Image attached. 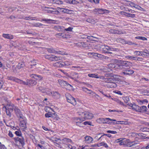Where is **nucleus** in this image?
<instances>
[{
    "mask_svg": "<svg viewBox=\"0 0 149 149\" xmlns=\"http://www.w3.org/2000/svg\"><path fill=\"white\" fill-rule=\"evenodd\" d=\"M88 54H91L93 56H97L98 57H102L103 56L100 54L95 53H89Z\"/></svg>",
    "mask_w": 149,
    "mask_h": 149,
    "instance_id": "35",
    "label": "nucleus"
},
{
    "mask_svg": "<svg viewBox=\"0 0 149 149\" xmlns=\"http://www.w3.org/2000/svg\"><path fill=\"white\" fill-rule=\"evenodd\" d=\"M25 66V64L24 63L21 62L19 63L17 65V68L20 69L22 68H23Z\"/></svg>",
    "mask_w": 149,
    "mask_h": 149,
    "instance_id": "36",
    "label": "nucleus"
},
{
    "mask_svg": "<svg viewBox=\"0 0 149 149\" xmlns=\"http://www.w3.org/2000/svg\"><path fill=\"white\" fill-rule=\"evenodd\" d=\"M73 29L72 27H69L68 28L65 29L64 28V30H65L66 31H71L72 30V29Z\"/></svg>",
    "mask_w": 149,
    "mask_h": 149,
    "instance_id": "54",
    "label": "nucleus"
},
{
    "mask_svg": "<svg viewBox=\"0 0 149 149\" xmlns=\"http://www.w3.org/2000/svg\"><path fill=\"white\" fill-rule=\"evenodd\" d=\"M62 11H61V12L64 13H67L69 14H72L73 12V11L69 10L67 8H63V9H61Z\"/></svg>",
    "mask_w": 149,
    "mask_h": 149,
    "instance_id": "13",
    "label": "nucleus"
},
{
    "mask_svg": "<svg viewBox=\"0 0 149 149\" xmlns=\"http://www.w3.org/2000/svg\"><path fill=\"white\" fill-rule=\"evenodd\" d=\"M123 99L124 100L125 102L126 103L128 101H129L130 100V99L129 97L127 96L124 97L123 98Z\"/></svg>",
    "mask_w": 149,
    "mask_h": 149,
    "instance_id": "53",
    "label": "nucleus"
},
{
    "mask_svg": "<svg viewBox=\"0 0 149 149\" xmlns=\"http://www.w3.org/2000/svg\"><path fill=\"white\" fill-rule=\"evenodd\" d=\"M79 45L84 47H89L88 45L86 42H81Z\"/></svg>",
    "mask_w": 149,
    "mask_h": 149,
    "instance_id": "39",
    "label": "nucleus"
},
{
    "mask_svg": "<svg viewBox=\"0 0 149 149\" xmlns=\"http://www.w3.org/2000/svg\"><path fill=\"white\" fill-rule=\"evenodd\" d=\"M15 111L16 116L18 118L20 119H23L24 116L19 109L16 108L15 109Z\"/></svg>",
    "mask_w": 149,
    "mask_h": 149,
    "instance_id": "8",
    "label": "nucleus"
},
{
    "mask_svg": "<svg viewBox=\"0 0 149 149\" xmlns=\"http://www.w3.org/2000/svg\"><path fill=\"white\" fill-rule=\"evenodd\" d=\"M148 109L147 107L146 106H142L141 107H140L139 112H141L146 111Z\"/></svg>",
    "mask_w": 149,
    "mask_h": 149,
    "instance_id": "31",
    "label": "nucleus"
},
{
    "mask_svg": "<svg viewBox=\"0 0 149 149\" xmlns=\"http://www.w3.org/2000/svg\"><path fill=\"white\" fill-rule=\"evenodd\" d=\"M78 3V1L75 0H71L70 4H77Z\"/></svg>",
    "mask_w": 149,
    "mask_h": 149,
    "instance_id": "60",
    "label": "nucleus"
},
{
    "mask_svg": "<svg viewBox=\"0 0 149 149\" xmlns=\"http://www.w3.org/2000/svg\"><path fill=\"white\" fill-rule=\"evenodd\" d=\"M45 111L47 112H49L51 110H52V109L50 107L48 106H46L45 108Z\"/></svg>",
    "mask_w": 149,
    "mask_h": 149,
    "instance_id": "48",
    "label": "nucleus"
},
{
    "mask_svg": "<svg viewBox=\"0 0 149 149\" xmlns=\"http://www.w3.org/2000/svg\"><path fill=\"white\" fill-rule=\"evenodd\" d=\"M134 54L135 55L143 56V54H144L143 53L146 54H148V52H140L138 51H136L134 52Z\"/></svg>",
    "mask_w": 149,
    "mask_h": 149,
    "instance_id": "19",
    "label": "nucleus"
},
{
    "mask_svg": "<svg viewBox=\"0 0 149 149\" xmlns=\"http://www.w3.org/2000/svg\"><path fill=\"white\" fill-rule=\"evenodd\" d=\"M82 89L83 91L86 92L88 94H91V95L93 97H99L98 95L96 94L92 90H89L85 87H82Z\"/></svg>",
    "mask_w": 149,
    "mask_h": 149,
    "instance_id": "6",
    "label": "nucleus"
},
{
    "mask_svg": "<svg viewBox=\"0 0 149 149\" xmlns=\"http://www.w3.org/2000/svg\"><path fill=\"white\" fill-rule=\"evenodd\" d=\"M62 64L63 67L64 66H67L70 65V63L68 61L63 62L62 61Z\"/></svg>",
    "mask_w": 149,
    "mask_h": 149,
    "instance_id": "44",
    "label": "nucleus"
},
{
    "mask_svg": "<svg viewBox=\"0 0 149 149\" xmlns=\"http://www.w3.org/2000/svg\"><path fill=\"white\" fill-rule=\"evenodd\" d=\"M52 93L53 94V96H55L56 98L60 97V95L57 92H53Z\"/></svg>",
    "mask_w": 149,
    "mask_h": 149,
    "instance_id": "42",
    "label": "nucleus"
},
{
    "mask_svg": "<svg viewBox=\"0 0 149 149\" xmlns=\"http://www.w3.org/2000/svg\"><path fill=\"white\" fill-rule=\"evenodd\" d=\"M58 141H61V139L57 138H55L54 139L52 140V141L54 143V142H59Z\"/></svg>",
    "mask_w": 149,
    "mask_h": 149,
    "instance_id": "57",
    "label": "nucleus"
},
{
    "mask_svg": "<svg viewBox=\"0 0 149 149\" xmlns=\"http://www.w3.org/2000/svg\"><path fill=\"white\" fill-rule=\"evenodd\" d=\"M88 39L91 41H96L95 39H98V38L92 36H88Z\"/></svg>",
    "mask_w": 149,
    "mask_h": 149,
    "instance_id": "41",
    "label": "nucleus"
},
{
    "mask_svg": "<svg viewBox=\"0 0 149 149\" xmlns=\"http://www.w3.org/2000/svg\"><path fill=\"white\" fill-rule=\"evenodd\" d=\"M70 35L68 33L65 34L64 33L63 36V38H69L71 37Z\"/></svg>",
    "mask_w": 149,
    "mask_h": 149,
    "instance_id": "43",
    "label": "nucleus"
},
{
    "mask_svg": "<svg viewBox=\"0 0 149 149\" xmlns=\"http://www.w3.org/2000/svg\"><path fill=\"white\" fill-rule=\"evenodd\" d=\"M38 61L37 60L33 59L31 61V64L30 65L29 67V68H32V66H35L36 65V63L38 62Z\"/></svg>",
    "mask_w": 149,
    "mask_h": 149,
    "instance_id": "28",
    "label": "nucleus"
},
{
    "mask_svg": "<svg viewBox=\"0 0 149 149\" xmlns=\"http://www.w3.org/2000/svg\"><path fill=\"white\" fill-rule=\"evenodd\" d=\"M117 41H119L120 42L123 44H125L126 42V40L122 38H118L117 39Z\"/></svg>",
    "mask_w": 149,
    "mask_h": 149,
    "instance_id": "40",
    "label": "nucleus"
},
{
    "mask_svg": "<svg viewBox=\"0 0 149 149\" xmlns=\"http://www.w3.org/2000/svg\"><path fill=\"white\" fill-rule=\"evenodd\" d=\"M63 141L65 142H71V140L69 139H67V138H64L63 139Z\"/></svg>",
    "mask_w": 149,
    "mask_h": 149,
    "instance_id": "58",
    "label": "nucleus"
},
{
    "mask_svg": "<svg viewBox=\"0 0 149 149\" xmlns=\"http://www.w3.org/2000/svg\"><path fill=\"white\" fill-rule=\"evenodd\" d=\"M105 75L106 77H109V83L116 82L118 81V76L113 73H108L105 74Z\"/></svg>",
    "mask_w": 149,
    "mask_h": 149,
    "instance_id": "3",
    "label": "nucleus"
},
{
    "mask_svg": "<svg viewBox=\"0 0 149 149\" xmlns=\"http://www.w3.org/2000/svg\"><path fill=\"white\" fill-rule=\"evenodd\" d=\"M54 3L58 5L62 4L63 2L62 1L60 0H55Z\"/></svg>",
    "mask_w": 149,
    "mask_h": 149,
    "instance_id": "45",
    "label": "nucleus"
},
{
    "mask_svg": "<svg viewBox=\"0 0 149 149\" xmlns=\"http://www.w3.org/2000/svg\"><path fill=\"white\" fill-rule=\"evenodd\" d=\"M86 21L90 23H93L95 22V20L92 19L88 18L86 20Z\"/></svg>",
    "mask_w": 149,
    "mask_h": 149,
    "instance_id": "51",
    "label": "nucleus"
},
{
    "mask_svg": "<svg viewBox=\"0 0 149 149\" xmlns=\"http://www.w3.org/2000/svg\"><path fill=\"white\" fill-rule=\"evenodd\" d=\"M143 94L144 95H149V92L147 90H145L143 92Z\"/></svg>",
    "mask_w": 149,
    "mask_h": 149,
    "instance_id": "55",
    "label": "nucleus"
},
{
    "mask_svg": "<svg viewBox=\"0 0 149 149\" xmlns=\"http://www.w3.org/2000/svg\"><path fill=\"white\" fill-rule=\"evenodd\" d=\"M84 123V125H92V123L90 121H85Z\"/></svg>",
    "mask_w": 149,
    "mask_h": 149,
    "instance_id": "62",
    "label": "nucleus"
},
{
    "mask_svg": "<svg viewBox=\"0 0 149 149\" xmlns=\"http://www.w3.org/2000/svg\"><path fill=\"white\" fill-rule=\"evenodd\" d=\"M140 107L137 105H136V104H134V106L133 107V108L132 109L135 110L136 111L139 112L140 110Z\"/></svg>",
    "mask_w": 149,
    "mask_h": 149,
    "instance_id": "33",
    "label": "nucleus"
},
{
    "mask_svg": "<svg viewBox=\"0 0 149 149\" xmlns=\"http://www.w3.org/2000/svg\"><path fill=\"white\" fill-rule=\"evenodd\" d=\"M58 82L59 84L61 86H68L69 85L70 86H72L71 85L69 84L68 82L63 80L58 79Z\"/></svg>",
    "mask_w": 149,
    "mask_h": 149,
    "instance_id": "10",
    "label": "nucleus"
},
{
    "mask_svg": "<svg viewBox=\"0 0 149 149\" xmlns=\"http://www.w3.org/2000/svg\"><path fill=\"white\" fill-rule=\"evenodd\" d=\"M0 149H6V148L0 142Z\"/></svg>",
    "mask_w": 149,
    "mask_h": 149,
    "instance_id": "64",
    "label": "nucleus"
},
{
    "mask_svg": "<svg viewBox=\"0 0 149 149\" xmlns=\"http://www.w3.org/2000/svg\"><path fill=\"white\" fill-rule=\"evenodd\" d=\"M135 38L141 40H147V39L145 37L139 36L136 37H135Z\"/></svg>",
    "mask_w": 149,
    "mask_h": 149,
    "instance_id": "46",
    "label": "nucleus"
},
{
    "mask_svg": "<svg viewBox=\"0 0 149 149\" xmlns=\"http://www.w3.org/2000/svg\"><path fill=\"white\" fill-rule=\"evenodd\" d=\"M19 120L20 121V125L21 127H22L24 130H26V121L24 119V118L23 119L19 118Z\"/></svg>",
    "mask_w": 149,
    "mask_h": 149,
    "instance_id": "9",
    "label": "nucleus"
},
{
    "mask_svg": "<svg viewBox=\"0 0 149 149\" xmlns=\"http://www.w3.org/2000/svg\"><path fill=\"white\" fill-rule=\"evenodd\" d=\"M30 77L31 78H34L36 80H40L42 79V77L40 75L37 74H32L31 75Z\"/></svg>",
    "mask_w": 149,
    "mask_h": 149,
    "instance_id": "16",
    "label": "nucleus"
},
{
    "mask_svg": "<svg viewBox=\"0 0 149 149\" xmlns=\"http://www.w3.org/2000/svg\"><path fill=\"white\" fill-rule=\"evenodd\" d=\"M54 29L56 30L62 32L64 30V27L62 26H55L54 27Z\"/></svg>",
    "mask_w": 149,
    "mask_h": 149,
    "instance_id": "21",
    "label": "nucleus"
},
{
    "mask_svg": "<svg viewBox=\"0 0 149 149\" xmlns=\"http://www.w3.org/2000/svg\"><path fill=\"white\" fill-rule=\"evenodd\" d=\"M132 135L134 136H135L137 137L138 136H142V135L143 134L141 133H140L139 134H137L135 133H132Z\"/></svg>",
    "mask_w": 149,
    "mask_h": 149,
    "instance_id": "50",
    "label": "nucleus"
},
{
    "mask_svg": "<svg viewBox=\"0 0 149 149\" xmlns=\"http://www.w3.org/2000/svg\"><path fill=\"white\" fill-rule=\"evenodd\" d=\"M14 81H15L21 84H22L24 85H28V84L27 83V80L26 82H25L23 81L22 80L19 79L17 78H15L14 79Z\"/></svg>",
    "mask_w": 149,
    "mask_h": 149,
    "instance_id": "15",
    "label": "nucleus"
},
{
    "mask_svg": "<svg viewBox=\"0 0 149 149\" xmlns=\"http://www.w3.org/2000/svg\"><path fill=\"white\" fill-rule=\"evenodd\" d=\"M61 59L60 57H57L54 56L53 55L51 56L50 61H57L58 60H61Z\"/></svg>",
    "mask_w": 149,
    "mask_h": 149,
    "instance_id": "17",
    "label": "nucleus"
},
{
    "mask_svg": "<svg viewBox=\"0 0 149 149\" xmlns=\"http://www.w3.org/2000/svg\"><path fill=\"white\" fill-rule=\"evenodd\" d=\"M131 63L127 61H120L119 64H116L111 63L109 64V67L112 68L116 67L119 69H123L122 74L124 75H130L134 73V71L130 69Z\"/></svg>",
    "mask_w": 149,
    "mask_h": 149,
    "instance_id": "1",
    "label": "nucleus"
},
{
    "mask_svg": "<svg viewBox=\"0 0 149 149\" xmlns=\"http://www.w3.org/2000/svg\"><path fill=\"white\" fill-rule=\"evenodd\" d=\"M126 1L127 2H130V3L129 4H130V6H131L132 7H134V6L135 4L134 3H133L132 2H131L130 1H127V0H126Z\"/></svg>",
    "mask_w": 149,
    "mask_h": 149,
    "instance_id": "61",
    "label": "nucleus"
},
{
    "mask_svg": "<svg viewBox=\"0 0 149 149\" xmlns=\"http://www.w3.org/2000/svg\"><path fill=\"white\" fill-rule=\"evenodd\" d=\"M85 139L86 141L88 143H91L93 140V138L92 137L89 136H86Z\"/></svg>",
    "mask_w": 149,
    "mask_h": 149,
    "instance_id": "23",
    "label": "nucleus"
},
{
    "mask_svg": "<svg viewBox=\"0 0 149 149\" xmlns=\"http://www.w3.org/2000/svg\"><path fill=\"white\" fill-rule=\"evenodd\" d=\"M2 36L5 38L9 39H12L13 38V36L11 34L4 33L3 34Z\"/></svg>",
    "mask_w": 149,
    "mask_h": 149,
    "instance_id": "22",
    "label": "nucleus"
},
{
    "mask_svg": "<svg viewBox=\"0 0 149 149\" xmlns=\"http://www.w3.org/2000/svg\"><path fill=\"white\" fill-rule=\"evenodd\" d=\"M45 8L50 9H52V14H55L57 15H59L60 14L59 11L57 10L56 9L52 8L51 7H45Z\"/></svg>",
    "mask_w": 149,
    "mask_h": 149,
    "instance_id": "18",
    "label": "nucleus"
},
{
    "mask_svg": "<svg viewBox=\"0 0 149 149\" xmlns=\"http://www.w3.org/2000/svg\"><path fill=\"white\" fill-rule=\"evenodd\" d=\"M62 61H59L54 63L53 65L57 67H63Z\"/></svg>",
    "mask_w": 149,
    "mask_h": 149,
    "instance_id": "25",
    "label": "nucleus"
},
{
    "mask_svg": "<svg viewBox=\"0 0 149 149\" xmlns=\"http://www.w3.org/2000/svg\"><path fill=\"white\" fill-rule=\"evenodd\" d=\"M79 115L81 116V117L78 119L81 121H83L86 119H91L93 117V115L91 113L88 112L79 111L78 112Z\"/></svg>",
    "mask_w": 149,
    "mask_h": 149,
    "instance_id": "2",
    "label": "nucleus"
},
{
    "mask_svg": "<svg viewBox=\"0 0 149 149\" xmlns=\"http://www.w3.org/2000/svg\"><path fill=\"white\" fill-rule=\"evenodd\" d=\"M73 76H76L75 77H72V79H74V80L76 79L77 78H78V73H77L74 72V74H73Z\"/></svg>",
    "mask_w": 149,
    "mask_h": 149,
    "instance_id": "56",
    "label": "nucleus"
},
{
    "mask_svg": "<svg viewBox=\"0 0 149 149\" xmlns=\"http://www.w3.org/2000/svg\"><path fill=\"white\" fill-rule=\"evenodd\" d=\"M98 12L100 14H103L105 13H109V11L108 10L104 9L103 10L102 9H97Z\"/></svg>",
    "mask_w": 149,
    "mask_h": 149,
    "instance_id": "26",
    "label": "nucleus"
},
{
    "mask_svg": "<svg viewBox=\"0 0 149 149\" xmlns=\"http://www.w3.org/2000/svg\"><path fill=\"white\" fill-rule=\"evenodd\" d=\"M15 133L16 134L17 136H21L22 134L20 130L17 131L15 132Z\"/></svg>",
    "mask_w": 149,
    "mask_h": 149,
    "instance_id": "47",
    "label": "nucleus"
},
{
    "mask_svg": "<svg viewBox=\"0 0 149 149\" xmlns=\"http://www.w3.org/2000/svg\"><path fill=\"white\" fill-rule=\"evenodd\" d=\"M120 13H121V14L124 15L125 16L128 17L134 18L135 17V15L134 14H132L131 13H127L124 12H121Z\"/></svg>",
    "mask_w": 149,
    "mask_h": 149,
    "instance_id": "14",
    "label": "nucleus"
},
{
    "mask_svg": "<svg viewBox=\"0 0 149 149\" xmlns=\"http://www.w3.org/2000/svg\"><path fill=\"white\" fill-rule=\"evenodd\" d=\"M47 51L49 53H57V52L53 48H46Z\"/></svg>",
    "mask_w": 149,
    "mask_h": 149,
    "instance_id": "30",
    "label": "nucleus"
},
{
    "mask_svg": "<svg viewBox=\"0 0 149 149\" xmlns=\"http://www.w3.org/2000/svg\"><path fill=\"white\" fill-rule=\"evenodd\" d=\"M104 123H108L109 124H111L112 123V122L110 121H116V120L115 119H112L109 118H104Z\"/></svg>",
    "mask_w": 149,
    "mask_h": 149,
    "instance_id": "20",
    "label": "nucleus"
},
{
    "mask_svg": "<svg viewBox=\"0 0 149 149\" xmlns=\"http://www.w3.org/2000/svg\"><path fill=\"white\" fill-rule=\"evenodd\" d=\"M107 132L108 133H110L113 134H116L117 133V132L116 131H111L108 130L107 131Z\"/></svg>",
    "mask_w": 149,
    "mask_h": 149,
    "instance_id": "63",
    "label": "nucleus"
},
{
    "mask_svg": "<svg viewBox=\"0 0 149 149\" xmlns=\"http://www.w3.org/2000/svg\"><path fill=\"white\" fill-rule=\"evenodd\" d=\"M144 102L148 103V101L147 100L145 99L144 100H139V103H140L141 104H142Z\"/></svg>",
    "mask_w": 149,
    "mask_h": 149,
    "instance_id": "59",
    "label": "nucleus"
},
{
    "mask_svg": "<svg viewBox=\"0 0 149 149\" xmlns=\"http://www.w3.org/2000/svg\"><path fill=\"white\" fill-rule=\"evenodd\" d=\"M137 143L135 141H131L130 139H127L124 141V147H131Z\"/></svg>",
    "mask_w": 149,
    "mask_h": 149,
    "instance_id": "7",
    "label": "nucleus"
},
{
    "mask_svg": "<svg viewBox=\"0 0 149 149\" xmlns=\"http://www.w3.org/2000/svg\"><path fill=\"white\" fill-rule=\"evenodd\" d=\"M109 31L110 33H111L117 34H121V33H119V31H118V30L115 29H111L109 30ZM120 32V33H121V32Z\"/></svg>",
    "mask_w": 149,
    "mask_h": 149,
    "instance_id": "27",
    "label": "nucleus"
},
{
    "mask_svg": "<svg viewBox=\"0 0 149 149\" xmlns=\"http://www.w3.org/2000/svg\"><path fill=\"white\" fill-rule=\"evenodd\" d=\"M66 97L67 101L74 106L76 104V101L75 99L71 95L68 94L66 95Z\"/></svg>",
    "mask_w": 149,
    "mask_h": 149,
    "instance_id": "5",
    "label": "nucleus"
},
{
    "mask_svg": "<svg viewBox=\"0 0 149 149\" xmlns=\"http://www.w3.org/2000/svg\"><path fill=\"white\" fill-rule=\"evenodd\" d=\"M36 89H38L40 91H41L42 93H45L46 92V89L42 86L39 87L38 88H37Z\"/></svg>",
    "mask_w": 149,
    "mask_h": 149,
    "instance_id": "34",
    "label": "nucleus"
},
{
    "mask_svg": "<svg viewBox=\"0 0 149 149\" xmlns=\"http://www.w3.org/2000/svg\"><path fill=\"white\" fill-rule=\"evenodd\" d=\"M80 118H77L76 119L77 120V122L76 123V125L79 127H83V125H84V123H82L81 122L82 121H81L79 120L78 119Z\"/></svg>",
    "mask_w": 149,
    "mask_h": 149,
    "instance_id": "29",
    "label": "nucleus"
},
{
    "mask_svg": "<svg viewBox=\"0 0 149 149\" xmlns=\"http://www.w3.org/2000/svg\"><path fill=\"white\" fill-rule=\"evenodd\" d=\"M33 18L32 17H19V18L20 19H23L25 20H36V19H34L32 18Z\"/></svg>",
    "mask_w": 149,
    "mask_h": 149,
    "instance_id": "32",
    "label": "nucleus"
},
{
    "mask_svg": "<svg viewBox=\"0 0 149 149\" xmlns=\"http://www.w3.org/2000/svg\"><path fill=\"white\" fill-rule=\"evenodd\" d=\"M116 82L109 83L107 84V87L110 88H116L117 86Z\"/></svg>",
    "mask_w": 149,
    "mask_h": 149,
    "instance_id": "24",
    "label": "nucleus"
},
{
    "mask_svg": "<svg viewBox=\"0 0 149 149\" xmlns=\"http://www.w3.org/2000/svg\"><path fill=\"white\" fill-rule=\"evenodd\" d=\"M88 76L90 77L93 78H98L99 77H98V75L96 74H88Z\"/></svg>",
    "mask_w": 149,
    "mask_h": 149,
    "instance_id": "38",
    "label": "nucleus"
},
{
    "mask_svg": "<svg viewBox=\"0 0 149 149\" xmlns=\"http://www.w3.org/2000/svg\"><path fill=\"white\" fill-rule=\"evenodd\" d=\"M110 77L105 78L103 77V80L104 82L109 84V82Z\"/></svg>",
    "mask_w": 149,
    "mask_h": 149,
    "instance_id": "49",
    "label": "nucleus"
},
{
    "mask_svg": "<svg viewBox=\"0 0 149 149\" xmlns=\"http://www.w3.org/2000/svg\"><path fill=\"white\" fill-rule=\"evenodd\" d=\"M28 85L33 86L37 84V82L36 80H33V79H31L29 80H27Z\"/></svg>",
    "mask_w": 149,
    "mask_h": 149,
    "instance_id": "11",
    "label": "nucleus"
},
{
    "mask_svg": "<svg viewBox=\"0 0 149 149\" xmlns=\"http://www.w3.org/2000/svg\"><path fill=\"white\" fill-rule=\"evenodd\" d=\"M89 1L91 2H94L95 4H98L99 3L100 0H88Z\"/></svg>",
    "mask_w": 149,
    "mask_h": 149,
    "instance_id": "52",
    "label": "nucleus"
},
{
    "mask_svg": "<svg viewBox=\"0 0 149 149\" xmlns=\"http://www.w3.org/2000/svg\"><path fill=\"white\" fill-rule=\"evenodd\" d=\"M41 70L43 71L44 73H47L49 70L44 66H42L41 68Z\"/></svg>",
    "mask_w": 149,
    "mask_h": 149,
    "instance_id": "37",
    "label": "nucleus"
},
{
    "mask_svg": "<svg viewBox=\"0 0 149 149\" xmlns=\"http://www.w3.org/2000/svg\"><path fill=\"white\" fill-rule=\"evenodd\" d=\"M14 139L16 141H19L22 146L24 144V140L23 137L21 138L19 137H16L14 138Z\"/></svg>",
    "mask_w": 149,
    "mask_h": 149,
    "instance_id": "12",
    "label": "nucleus"
},
{
    "mask_svg": "<svg viewBox=\"0 0 149 149\" xmlns=\"http://www.w3.org/2000/svg\"><path fill=\"white\" fill-rule=\"evenodd\" d=\"M100 49L104 53H107L109 54H112V52H108V51H112L113 48L109 47L107 45H101L100 47Z\"/></svg>",
    "mask_w": 149,
    "mask_h": 149,
    "instance_id": "4",
    "label": "nucleus"
}]
</instances>
